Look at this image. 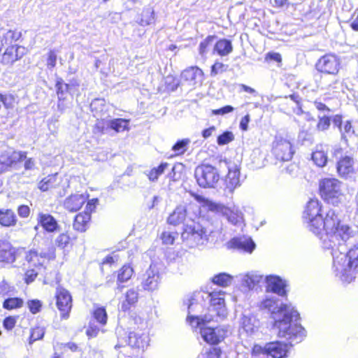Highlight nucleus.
Masks as SVG:
<instances>
[{
  "mask_svg": "<svg viewBox=\"0 0 358 358\" xmlns=\"http://www.w3.org/2000/svg\"><path fill=\"white\" fill-rule=\"evenodd\" d=\"M160 282V275L156 265L151 264L144 274L142 286L144 289L153 291L157 289Z\"/></svg>",
  "mask_w": 358,
  "mask_h": 358,
  "instance_id": "15",
  "label": "nucleus"
},
{
  "mask_svg": "<svg viewBox=\"0 0 358 358\" xmlns=\"http://www.w3.org/2000/svg\"><path fill=\"white\" fill-rule=\"evenodd\" d=\"M319 187L322 198L329 203L337 205L344 198L342 183L336 178H324L321 180Z\"/></svg>",
  "mask_w": 358,
  "mask_h": 358,
  "instance_id": "4",
  "label": "nucleus"
},
{
  "mask_svg": "<svg viewBox=\"0 0 358 358\" xmlns=\"http://www.w3.org/2000/svg\"><path fill=\"white\" fill-rule=\"evenodd\" d=\"M194 175L199 185L204 188L215 187L220 180L217 170L209 164L196 167Z\"/></svg>",
  "mask_w": 358,
  "mask_h": 358,
  "instance_id": "7",
  "label": "nucleus"
},
{
  "mask_svg": "<svg viewBox=\"0 0 358 358\" xmlns=\"http://www.w3.org/2000/svg\"><path fill=\"white\" fill-rule=\"evenodd\" d=\"M15 322L14 317H8L3 320V326L6 329L10 330L15 327Z\"/></svg>",
  "mask_w": 358,
  "mask_h": 358,
  "instance_id": "63",
  "label": "nucleus"
},
{
  "mask_svg": "<svg viewBox=\"0 0 358 358\" xmlns=\"http://www.w3.org/2000/svg\"><path fill=\"white\" fill-rule=\"evenodd\" d=\"M0 96H1V102L3 104V106H5V108H13L14 102H15V99H14L13 96L10 95V94H5V95L0 94Z\"/></svg>",
  "mask_w": 358,
  "mask_h": 358,
  "instance_id": "55",
  "label": "nucleus"
},
{
  "mask_svg": "<svg viewBox=\"0 0 358 358\" xmlns=\"http://www.w3.org/2000/svg\"><path fill=\"white\" fill-rule=\"evenodd\" d=\"M86 198L83 194H73L64 201V208L71 212L78 210L85 203Z\"/></svg>",
  "mask_w": 358,
  "mask_h": 358,
  "instance_id": "25",
  "label": "nucleus"
},
{
  "mask_svg": "<svg viewBox=\"0 0 358 358\" xmlns=\"http://www.w3.org/2000/svg\"><path fill=\"white\" fill-rule=\"evenodd\" d=\"M234 140V135L231 131H225L217 137V144L224 145Z\"/></svg>",
  "mask_w": 358,
  "mask_h": 358,
  "instance_id": "52",
  "label": "nucleus"
},
{
  "mask_svg": "<svg viewBox=\"0 0 358 358\" xmlns=\"http://www.w3.org/2000/svg\"><path fill=\"white\" fill-rule=\"evenodd\" d=\"M255 319L243 315L241 319V325L242 329L248 334H252L256 327Z\"/></svg>",
  "mask_w": 358,
  "mask_h": 358,
  "instance_id": "37",
  "label": "nucleus"
},
{
  "mask_svg": "<svg viewBox=\"0 0 358 358\" xmlns=\"http://www.w3.org/2000/svg\"><path fill=\"white\" fill-rule=\"evenodd\" d=\"M149 336L145 333L131 332L128 336V344L134 348L144 350L149 345Z\"/></svg>",
  "mask_w": 358,
  "mask_h": 358,
  "instance_id": "21",
  "label": "nucleus"
},
{
  "mask_svg": "<svg viewBox=\"0 0 358 358\" xmlns=\"http://www.w3.org/2000/svg\"><path fill=\"white\" fill-rule=\"evenodd\" d=\"M234 110V107H232L231 106H225L220 109L213 110L212 111V113L213 115H223L227 113L233 112Z\"/></svg>",
  "mask_w": 358,
  "mask_h": 358,
  "instance_id": "59",
  "label": "nucleus"
},
{
  "mask_svg": "<svg viewBox=\"0 0 358 358\" xmlns=\"http://www.w3.org/2000/svg\"><path fill=\"white\" fill-rule=\"evenodd\" d=\"M214 50L219 55L226 56L231 52L233 48L230 41L222 39L215 43Z\"/></svg>",
  "mask_w": 358,
  "mask_h": 358,
  "instance_id": "33",
  "label": "nucleus"
},
{
  "mask_svg": "<svg viewBox=\"0 0 358 358\" xmlns=\"http://www.w3.org/2000/svg\"><path fill=\"white\" fill-rule=\"evenodd\" d=\"M189 138H184L178 141L172 148V150L177 154H183L186 150L187 145L189 144Z\"/></svg>",
  "mask_w": 358,
  "mask_h": 358,
  "instance_id": "50",
  "label": "nucleus"
},
{
  "mask_svg": "<svg viewBox=\"0 0 358 358\" xmlns=\"http://www.w3.org/2000/svg\"><path fill=\"white\" fill-rule=\"evenodd\" d=\"M341 66V60L334 54H327L321 57L317 64V71L325 73L336 75L338 73Z\"/></svg>",
  "mask_w": 358,
  "mask_h": 358,
  "instance_id": "11",
  "label": "nucleus"
},
{
  "mask_svg": "<svg viewBox=\"0 0 358 358\" xmlns=\"http://www.w3.org/2000/svg\"><path fill=\"white\" fill-rule=\"evenodd\" d=\"M236 278L241 285L248 290L254 289L263 280V275L256 271L239 274Z\"/></svg>",
  "mask_w": 358,
  "mask_h": 358,
  "instance_id": "20",
  "label": "nucleus"
},
{
  "mask_svg": "<svg viewBox=\"0 0 358 358\" xmlns=\"http://www.w3.org/2000/svg\"><path fill=\"white\" fill-rule=\"evenodd\" d=\"M15 45H10L6 48L5 52L2 56V62L8 64H12L17 60Z\"/></svg>",
  "mask_w": 358,
  "mask_h": 358,
  "instance_id": "38",
  "label": "nucleus"
},
{
  "mask_svg": "<svg viewBox=\"0 0 358 358\" xmlns=\"http://www.w3.org/2000/svg\"><path fill=\"white\" fill-rule=\"evenodd\" d=\"M209 322H202L200 326L194 327L200 329V334L203 340L211 344H217L222 341L227 334V330L223 327H206V324Z\"/></svg>",
  "mask_w": 358,
  "mask_h": 358,
  "instance_id": "10",
  "label": "nucleus"
},
{
  "mask_svg": "<svg viewBox=\"0 0 358 358\" xmlns=\"http://www.w3.org/2000/svg\"><path fill=\"white\" fill-rule=\"evenodd\" d=\"M27 303L30 311L33 314L38 313L42 306L41 302L36 299L29 301Z\"/></svg>",
  "mask_w": 358,
  "mask_h": 358,
  "instance_id": "56",
  "label": "nucleus"
},
{
  "mask_svg": "<svg viewBox=\"0 0 358 358\" xmlns=\"http://www.w3.org/2000/svg\"><path fill=\"white\" fill-rule=\"evenodd\" d=\"M265 59L266 61L273 60L276 62L280 63L282 61V57H281L280 54L278 52H270L266 55Z\"/></svg>",
  "mask_w": 358,
  "mask_h": 358,
  "instance_id": "62",
  "label": "nucleus"
},
{
  "mask_svg": "<svg viewBox=\"0 0 358 358\" xmlns=\"http://www.w3.org/2000/svg\"><path fill=\"white\" fill-rule=\"evenodd\" d=\"M266 292L277 294L278 296L286 294L285 281L277 275H268L266 278Z\"/></svg>",
  "mask_w": 358,
  "mask_h": 358,
  "instance_id": "19",
  "label": "nucleus"
},
{
  "mask_svg": "<svg viewBox=\"0 0 358 358\" xmlns=\"http://www.w3.org/2000/svg\"><path fill=\"white\" fill-rule=\"evenodd\" d=\"M21 37V33L16 30H8L0 36V50L6 48L17 41Z\"/></svg>",
  "mask_w": 358,
  "mask_h": 358,
  "instance_id": "27",
  "label": "nucleus"
},
{
  "mask_svg": "<svg viewBox=\"0 0 358 358\" xmlns=\"http://www.w3.org/2000/svg\"><path fill=\"white\" fill-rule=\"evenodd\" d=\"M350 26L353 30L358 31V9L356 10L352 17V21Z\"/></svg>",
  "mask_w": 358,
  "mask_h": 358,
  "instance_id": "64",
  "label": "nucleus"
},
{
  "mask_svg": "<svg viewBox=\"0 0 358 358\" xmlns=\"http://www.w3.org/2000/svg\"><path fill=\"white\" fill-rule=\"evenodd\" d=\"M224 292L220 290L208 293L210 298V312L215 317L224 318L227 315V309L224 303Z\"/></svg>",
  "mask_w": 358,
  "mask_h": 358,
  "instance_id": "14",
  "label": "nucleus"
},
{
  "mask_svg": "<svg viewBox=\"0 0 358 358\" xmlns=\"http://www.w3.org/2000/svg\"><path fill=\"white\" fill-rule=\"evenodd\" d=\"M37 220L38 224L48 232H54L57 230L59 227L57 220L50 214L40 213L38 215Z\"/></svg>",
  "mask_w": 358,
  "mask_h": 358,
  "instance_id": "24",
  "label": "nucleus"
},
{
  "mask_svg": "<svg viewBox=\"0 0 358 358\" xmlns=\"http://www.w3.org/2000/svg\"><path fill=\"white\" fill-rule=\"evenodd\" d=\"M318 122L316 125V129L318 131H325L328 130L331 124V118L326 115H318Z\"/></svg>",
  "mask_w": 358,
  "mask_h": 358,
  "instance_id": "43",
  "label": "nucleus"
},
{
  "mask_svg": "<svg viewBox=\"0 0 358 358\" xmlns=\"http://www.w3.org/2000/svg\"><path fill=\"white\" fill-rule=\"evenodd\" d=\"M181 80L191 87H194L201 83L203 78L202 71L197 66H191L181 73Z\"/></svg>",
  "mask_w": 358,
  "mask_h": 358,
  "instance_id": "18",
  "label": "nucleus"
},
{
  "mask_svg": "<svg viewBox=\"0 0 358 358\" xmlns=\"http://www.w3.org/2000/svg\"><path fill=\"white\" fill-rule=\"evenodd\" d=\"M57 307L60 311L61 317L66 320L72 307V298L68 290L57 287L55 293Z\"/></svg>",
  "mask_w": 358,
  "mask_h": 358,
  "instance_id": "12",
  "label": "nucleus"
},
{
  "mask_svg": "<svg viewBox=\"0 0 358 358\" xmlns=\"http://www.w3.org/2000/svg\"><path fill=\"white\" fill-rule=\"evenodd\" d=\"M107 125L116 132H121L129 129V120L121 118L114 119L109 120Z\"/></svg>",
  "mask_w": 358,
  "mask_h": 358,
  "instance_id": "36",
  "label": "nucleus"
},
{
  "mask_svg": "<svg viewBox=\"0 0 358 358\" xmlns=\"http://www.w3.org/2000/svg\"><path fill=\"white\" fill-rule=\"evenodd\" d=\"M272 153L278 160H290L294 153L291 140L287 136L276 135L272 143Z\"/></svg>",
  "mask_w": 358,
  "mask_h": 358,
  "instance_id": "8",
  "label": "nucleus"
},
{
  "mask_svg": "<svg viewBox=\"0 0 358 358\" xmlns=\"http://www.w3.org/2000/svg\"><path fill=\"white\" fill-rule=\"evenodd\" d=\"M38 272L34 268H31L27 271L25 273V281L27 283L33 282L36 277Z\"/></svg>",
  "mask_w": 358,
  "mask_h": 358,
  "instance_id": "61",
  "label": "nucleus"
},
{
  "mask_svg": "<svg viewBox=\"0 0 358 358\" xmlns=\"http://www.w3.org/2000/svg\"><path fill=\"white\" fill-rule=\"evenodd\" d=\"M70 236L67 233H61L55 238V243L58 248L64 250L70 244Z\"/></svg>",
  "mask_w": 358,
  "mask_h": 358,
  "instance_id": "46",
  "label": "nucleus"
},
{
  "mask_svg": "<svg viewBox=\"0 0 358 358\" xmlns=\"http://www.w3.org/2000/svg\"><path fill=\"white\" fill-rule=\"evenodd\" d=\"M221 350L217 347H209L202 351L197 358H220Z\"/></svg>",
  "mask_w": 358,
  "mask_h": 358,
  "instance_id": "41",
  "label": "nucleus"
},
{
  "mask_svg": "<svg viewBox=\"0 0 358 358\" xmlns=\"http://www.w3.org/2000/svg\"><path fill=\"white\" fill-rule=\"evenodd\" d=\"M322 206L317 199H310L306 204L303 217L308 223V227L313 234H317L322 229Z\"/></svg>",
  "mask_w": 358,
  "mask_h": 358,
  "instance_id": "6",
  "label": "nucleus"
},
{
  "mask_svg": "<svg viewBox=\"0 0 358 358\" xmlns=\"http://www.w3.org/2000/svg\"><path fill=\"white\" fill-rule=\"evenodd\" d=\"M90 219L91 215L88 212H84L78 214L74 219L73 224V229L80 232L86 231Z\"/></svg>",
  "mask_w": 358,
  "mask_h": 358,
  "instance_id": "30",
  "label": "nucleus"
},
{
  "mask_svg": "<svg viewBox=\"0 0 358 358\" xmlns=\"http://www.w3.org/2000/svg\"><path fill=\"white\" fill-rule=\"evenodd\" d=\"M107 313L103 308H96L93 312V319L94 322L96 321L100 325L103 326L107 322Z\"/></svg>",
  "mask_w": 358,
  "mask_h": 358,
  "instance_id": "40",
  "label": "nucleus"
},
{
  "mask_svg": "<svg viewBox=\"0 0 358 358\" xmlns=\"http://www.w3.org/2000/svg\"><path fill=\"white\" fill-rule=\"evenodd\" d=\"M228 169V173L225 178L226 187L232 192L237 187L240 186V169L238 166L231 162H224Z\"/></svg>",
  "mask_w": 358,
  "mask_h": 358,
  "instance_id": "16",
  "label": "nucleus"
},
{
  "mask_svg": "<svg viewBox=\"0 0 358 358\" xmlns=\"http://www.w3.org/2000/svg\"><path fill=\"white\" fill-rule=\"evenodd\" d=\"M61 180L58 177L57 174L50 175L44 178L39 183L38 188L45 192L51 189L56 188L60 184Z\"/></svg>",
  "mask_w": 358,
  "mask_h": 358,
  "instance_id": "31",
  "label": "nucleus"
},
{
  "mask_svg": "<svg viewBox=\"0 0 358 358\" xmlns=\"http://www.w3.org/2000/svg\"><path fill=\"white\" fill-rule=\"evenodd\" d=\"M100 331V327L95 324L94 320H90L89 327L86 330V334L89 338H94L97 336Z\"/></svg>",
  "mask_w": 358,
  "mask_h": 358,
  "instance_id": "51",
  "label": "nucleus"
},
{
  "mask_svg": "<svg viewBox=\"0 0 358 358\" xmlns=\"http://www.w3.org/2000/svg\"><path fill=\"white\" fill-rule=\"evenodd\" d=\"M260 310H267L274 321L273 327L278 329L280 338L289 339L292 342L300 343L306 337L304 328L298 323L299 313L291 304L279 303V299L273 294L266 293L258 303Z\"/></svg>",
  "mask_w": 358,
  "mask_h": 358,
  "instance_id": "2",
  "label": "nucleus"
},
{
  "mask_svg": "<svg viewBox=\"0 0 358 358\" xmlns=\"http://www.w3.org/2000/svg\"><path fill=\"white\" fill-rule=\"evenodd\" d=\"M185 303H187L188 309L187 320L192 327L200 326L202 322H211L214 320V316L212 314L205 315L203 317H199L193 315L194 312H196L201 308V306L197 303L194 296L189 298Z\"/></svg>",
  "mask_w": 358,
  "mask_h": 358,
  "instance_id": "13",
  "label": "nucleus"
},
{
  "mask_svg": "<svg viewBox=\"0 0 358 358\" xmlns=\"http://www.w3.org/2000/svg\"><path fill=\"white\" fill-rule=\"evenodd\" d=\"M210 232L199 223L192 222L185 225L181 238L187 245L194 248L206 244Z\"/></svg>",
  "mask_w": 358,
  "mask_h": 358,
  "instance_id": "3",
  "label": "nucleus"
},
{
  "mask_svg": "<svg viewBox=\"0 0 358 358\" xmlns=\"http://www.w3.org/2000/svg\"><path fill=\"white\" fill-rule=\"evenodd\" d=\"M57 54L55 50H50L48 55L47 66L48 68L52 69L56 65Z\"/></svg>",
  "mask_w": 358,
  "mask_h": 358,
  "instance_id": "58",
  "label": "nucleus"
},
{
  "mask_svg": "<svg viewBox=\"0 0 358 358\" xmlns=\"http://www.w3.org/2000/svg\"><path fill=\"white\" fill-rule=\"evenodd\" d=\"M215 38L213 36H208L205 40L201 41L199 44V53L203 55L206 53L208 47L211 45L213 43Z\"/></svg>",
  "mask_w": 358,
  "mask_h": 358,
  "instance_id": "53",
  "label": "nucleus"
},
{
  "mask_svg": "<svg viewBox=\"0 0 358 358\" xmlns=\"http://www.w3.org/2000/svg\"><path fill=\"white\" fill-rule=\"evenodd\" d=\"M187 217V208L185 205H178L168 217L167 222L174 226L182 223Z\"/></svg>",
  "mask_w": 358,
  "mask_h": 358,
  "instance_id": "26",
  "label": "nucleus"
},
{
  "mask_svg": "<svg viewBox=\"0 0 358 358\" xmlns=\"http://www.w3.org/2000/svg\"><path fill=\"white\" fill-rule=\"evenodd\" d=\"M329 146L327 145H320L316 147L315 150L312 153V159L319 167L326 166L328 157L327 152Z\"/></svg>",
  "mask_w": 358,
  "mask_h": 358,
  "instance_id": "23",
  "label": "nucleus"
},
{
  "mask_svg": "<svg viewBox=\"0 0 358 358\" xmlns=\"http://www.w3.org/2000/svg\"><path fill=\"white\" fill-rule=\"evenodd\" d=\"M178 236V234L175 232L164 231L162 234V240L165 244H173L176 238Z\"/></svg>",
  "mask_w": 358,
  "mask_h": 358,
  "instance_id": "54",
  "label": "nucleus"
},
{
  "mask_svg": "<svg viewBox=\"0 0 358 358\" xmlns=\"http://www.w3.org/2000/svg\"><path fill=\"white\" fill-rule=\"evenodd\" d=\"M26 158V152H16L9 150L2 152L0 155V173L6 171L13 163L22 161Z\"/></svg>",
  "mask_w": 358,
  "mask_h": 358,
  "instance_id": "17",
  "label": "nucleus"
},
{
  "mask_svg": "<svg viewBox=\"0 0 358 358\" xmlns=\"http://www.w3.org/2000/svg\"><path fill=\"white\" fill-rule=\"evenodd\" d=\"M25 259L29 264L28 267H37L43 264L45 256L42 254H38L35 250H30L27 253Z\"/></svg>",
  "mask_w": 358,
  "mask_h": 358,
  "instance_id": "32",
  "label": "nucleus"
},
{
  "mask_svg": "<svg viewBox=\"0 0 358 358\" xmlns=\"http://www.w3.org/2000/svg\"><path fill=\"white\" fill-rule=\"evenodd\" d=\"M353 159L350 157H345L337 163V171L338 175L343 178H348L354 173Z\"/></svg>",
  "mask_w": 358,
  "mask_h": 358,
  "instance_id": "22",
  "label": "nucleus"
},
{
  "mask_svg": "<svg viewBox=\"0 0 358 358\" xmlns=\"http://www.w3.org/2000/svg\"><path fill=\"white\" fill-rule=\"evenodd\" d=\"M341 136V140L345 142H348V138L355 133V131L352 128V123L350 121L347 120L344 122L343 124L339 129Z\"/></svg>",
  "mask_w": 358,
  "mask_h": 358,
  "instance_id": "39",
  "label": "nucleus"
},
{
  "mask_svg": "<svg viewBox=\"0 0 358 358\" xmlns=\"http://www.w3.org/2000/svg\"><path fill=\"white\" fill-rule=\"evenodd\" d=\"M155 13L152 8H145L143 10L142 18L141 20V25H148L154 22Z\"/></svg>",
  "mask_w": 358,
  "mask_h": 358,
  "instance_id": "45",
  "label": "nucleus"
},
{
  "mask_svg": "<svg viewBox=\"0 0 358 358\" xmlns=\"http://www.w3.org/2000/svg\"><path fill=\"white\" fill-rule=\"evenodd\" d=\"M289 341V343H285L280 341L270 342L265 345L264 347H262L259 345H255L252 349L253 356H257L261 353H266L267 357L271 356L273 358H285L287 356V353L292 346L293 343L296 342H292L289 339L285 338Z\"/></svg>",
  "mask_w": 358,
  "mask_h": 358,
  "instance_id": "5",
  "label": "nucleus"
},
{
  "mask_svg": "<svg viewBox=\"0 0 358 358\" xmlns=\"http://www.w3.org/2000/svg\"><path fill=\"white\" fill-rule=\"evenodd\" d=\"M56 90L58 99H60V101L65 100L69 90V85L64 83L62 79H59L57 81Z\"/></svg>",
  "mask_w": 358,
  "mask_h": 358,
  "instance_id": "44",
  "label": "nucleus"
},
{
  "mask_svg": "<svg viewBox=\"0 0 358 358\" xmlns=\"http://www.w3.org/2000/svg\"><path fill=\"white\" fill-rule=\"evenodd\" d=\"M316 236H320L322 248L331 250L333 269L341 280L350 282L358 273V245H355L348 253L345 243L352 236L348 225L340 224V220L334 209H329L322 217V229Z\"/></svg>",
  "mask_w": 358,
  "mask_h": 358,
  "instance_id": "1",
  "label": "nucleus"
},
{
  "mask_svg": "<svg viewBox=\"0 0 358 358\" xmlns=\"http://www.w3.org/2000/svg\"><path fill=\"white\" fill-rule=\"evenodd\" d=\"M125 297L126 300L121 306V309L123 311L128 310L131 305L135 304L138 301V293L135 289H130L127 292Z\"/></svg>",
  "mask_w": 358,
  "mask_h": 358,
  "instance_id": "34",
  "label": "nucleus"
},
{
  "mask_svg": "<svg viewBox=\"0 0 358 358\" xmlns=\"http://www.w3.org/2000/svg\"><path fill=\"white\" fill-rule=\"evenodd\" d=\"M233 276L226 273H218L212 278L213 284L223 287H229L231 284Z\"/></svg>",
  "mask_w": 358,
  "mask_h": 358,
  "instance_id": "35",
  "label": "nucleus"
},
{
  "mask_svg": "<svg viewBox=\"0 0 358 358\" xmlns=\"http://www.w3.org/2000/svg\"><path fill=\"white\" fill-rule=\"evenodd\" d=\"M17 216L10 209H0V225L5 227H14L17 224Z\"/></svg>",
  "mask_w": 358,
  "mask_h": 358,
  "instance_id": "28",
  "label": "nucleus"
},
{
  "mask_svg": "<svg viewBox=\"0 0 358 358\" xmlns=\"http://www.w3.org/2000/svg\"><path fill=\"white\" fill-rule=\"evenodd\" d=\"M14 260L13 251L9 247L0 249V262H12Z\"/></svg>",
  "mask_w": 358,
  "mask_h": 358,
  "instance_id": "48",
  "label": "nucleus"
},
{
  "mask_svg": "<svg viewBox=\"0 0 358 358\" xmlns=\"http://www.w3.org/2000/svg\"><path fill=\"white\" fill-rule=\"evenodd\" d=\"M17 213L20 217L26 218L29 215L30 209L28 206L21 205L17 208Z\"/></svg>",
  "mask_w": 358,
  "mask_h": 358,
  "instance_id": "60",
  "label": "nucleus"
},
{
  "mask_svg": "<svg viewBox=\"0 0 358 358\" xmlns=\"http://www.w3.org/2000/svg\"><path fill=\"white\" fill-rule=\"evenodd\" d=\"M231 243L234 248L249 253H251L255 248V244L251 238H235Z\"/></svg>",
  "mask_w": 358,
  "mask_h": 358,
  "instance_id": "29",
  "label": "nucleus"
},
{
  "mask_svg": "<svg viewBox=\"0 0 358 358\" xmlns=\"http://www.w3.org/2000/svg\"><path fill=\"white\" fill-rule=\"evenodd\" d=\"M45 334L44 328L37 327L31 329L29 343L31 345L36 341L43 338Z\"/></svg>",
  "mask_w": 358,
  "mask_h": 358,
  "instance_id": "49",
  "label": "nucleus"
},
{
  "mask_svg": "<svg viewBox=\"0 0 358 358\" xmlns=\"http://www.w3.org/2000/svg\"><path fill=\"white\" fill-rule=\"evenodd\" d=\"M227 66L221 62H215L211 67V75L215 76L217 74L224 72Z\"/></svg>",
  "mask_w": 358,
  "mask_h": 358,
  "instance_id": "57",
  "label": "nucleus"
},
{
  "mask_svg": "<svg viewBox=\"0 0 358 358\" xmlns=\"http://www.w3.org/2000/svg\"><path fill=\"white\" fill-rule=\"evenodd\" d=\"M23 301L19 298H9L4 301L3 307L5 309L12 310L22 306Z\"/></svg>",
  "mask_w": 358,
  "mask_h": 358,
  "instance_id": "47",
  "label": "nucleus"
},
{
  "mask_svg": "<svg viewBox=\"0 0 358 358\" xmlns=\"http://www.w3.org/2000/svg\"><path fill=\"white\" fill-rule=\"evenodd\" d=\"M206 203L209 210L223 215L230 223L234 225L242 222L243 220V215L236 206L227 207L210 201H206Z\"/></svg>",
  "mask_w": 358,
  "mask_h": 358,
  "instance_id": "9",
  "label": "nucleus"
},
{
  "mask_svg": "<svg viewBox=\"0 0 358 358\" xmlns=\"http://www.w3.org/2000/svg\"><path fill=\"white\" fill-rule=\"evenodd\" d=\"M133 268L129 265L123 266L118 272L117 280L121 282L127 281L133 275Z\"/></svg>",
  "mask_w": 358,
  "mask_h": 358,
  "instance_id": "42",
  "label": "nucleus"
}]
</instances>
